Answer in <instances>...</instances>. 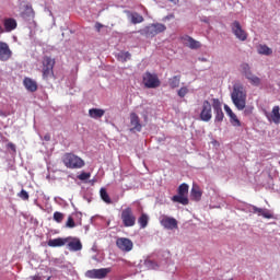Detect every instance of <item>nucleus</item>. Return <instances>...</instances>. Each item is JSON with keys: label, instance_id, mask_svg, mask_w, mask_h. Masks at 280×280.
Masks as SVG:
<instances>
[{"label": "nucleus", "instance_id": "obj_1", "mask_svg": "<svg viewBox=\"0 0 280 280\" xmlns=\"http://www.w3.org/2000/svg\"><path fill=\"white\" fill-rule=\"evenodd\" d=\"M246 97L247 94L244 85L235 83L231 93V100L237 110H244V108H246Z\"/></svg>", "mask_w": 280, "mask_h": 280}, {"label": "nucleus", "instance_id": "obj_2", "mask_svg": "<svg viewBox=\"0 0 280 280\" xmlns=\"http://www.w3.org/2000/svg\"><path fill=\"white\" fill-rule=\"evenodd\" d=\"M54 67H56V59L49 56L43 57L42 60V78L45 82L49 80H56V74L54 73Z\"/></svg>", "mask_w": 280, "mask_h": 280}, {"label": "nucleus", "instance_id": "obj_3", "mask_svg": "<svg viewBox=\"0 0 280 280\" xmlns=\"http://www.w3.org/2000/svg\"><path fill=\"white\" fill-rule=\"evenodd\" d=\"M61 161L68 170H82L86 163L82 158L75 155L74 153H65Z\"/></svg>", "mask_w": 280, "mask_h": 280}, {"label": "nucleus", "instance_id": "obj_4", "mask_svg": "<svg viewBox=\"0 0 280 280\" xmlns=\"http://www.w3.org/2000/svg\"><path fill=\"white\" fill-rule=\"evenodd\" d=\"M165 30H167V26H165V24L153 23L138 32L139 34H141V36H145L147 38H154V36H156L158 34H163Z\"/></svg>", "mask_w": 280, "mask_h": 280}, {"label": "nucleus", "instance_id": "obj_5", "mask_svg": "<svg viewBox=\"0 0 280 280\" xmlns=\"http://www.w3.org/2000/svg\"><path fill=\"white\" fill-rule=\"evenodd\" d=\"M120 219L127 229L132 228L137 224V217L135 215V211H132V208L127 207L122 209L120 213Z\"/></svg>", "mask_w": 280, "mask_h": 280}, {"label": "nucleus", "instance_id": "obj_6", "mask_svg": "<svg viewBox=\"0 0 280 280\" xmlns=\"http://www.w3.org/2000/svg\"><path fill=\"white\" fill-rule=\"evenodd\" d=\"M178 195L172 197L173 202H179V205L187 206L189 205V198L187 195L189 194V185L180 184L177 190Z\"/></svg>", "mask_w": 280, "mask_h": 280}, {"label": "nucleus", "instance_id": "obj_7", "mask_svg": "<svg viewBox=\"0 0 280 280\" xmlns=\"http://www.w3.org/2000/svg\"><path fill=\"white\" fill-rule=\"evenodd\" d=\"M142 82L147 89H159L161 86V81L159 75L145 72L142 77Z\"/></svg>", "mask_w": 280, "mask_h": 280}, {"label": "nucleus", "instance_id": "obj_8", "mask_svg": "<svg viewBox=\"0 0 280 280\" xmlns=\"http://www.w3.org/2000/svg\"><path fill=\"white\" fill-rule=\"evenodd\" d=\"M110 272V268L92 269L85 272L88 279H106Z\"/></svg>", "mask_w": 280, "mask_h": 280}, {"label": "nucleus", "instance_id": "obj_9", "mask_svg": "<svg viewBox=\"0 0 280 280\" xmlns=\"http://www.w3.org/2000/svg\"><path fill=\"white\" fill-rule=\"evenodd\" d=\"M116 246L122 253H130V250H132V248H135V243H132V240H130L128 237H118L116 240Z\"/></svg>", "mask_w": 280, "mask_h": 280}, {"label": "nucleus", "instance_id": "obj_10", "mask_svg": "<svg viewBox=\"0 0 280 280\" xmlns=\"http://www.w3.org/2000/svg\"><path fill=\"white\" fill-rule=\"evenodd\" d=\"M199 117L201 121H211L213 114H212L211 103L209 101L206 100L202 102Z\"/></svg>", "mask_w": 280, "mask_h": 280}, {"label": "nucleus", "instance_id": "obj_11", "mask_svg": "<svg viewBox=\"0 0 280 280\" xmlns=\"http://www.w3.org/2000/svg\"><path fill=\"white\" fill-rule=\"evenodd\" d=\"M231 30H232L234 36L236 38H238V40L244 42L248 38V33H246V31H244V28H242V24H240L238 21H234L231 24Z\"/></svg>", "mask_w": 280, "mask_h": 280}, {"label": "nucleus", "instance_id": "obj_12", "mask_svg": "<svg viewBox=\"0 0 280 280\" xmlns=\"http://www.w3.org/2000/svg\"><path fill=\"white\" fill-rule=\"evenodd\" d=\"M180 40L185 47H188L189 49H200L202 47V44L200 42L194 39V37L189 35H183L180 37Z\"/></svg>", "mask_w": 280, "mask_h": 280}, {"label": "nucleus", "instance_id": "obj_13", "mask_svg": "<svg viewBox=\"0 0 280 280\" xmlns=\"http://www.w3.org/2000/svg\"><path fill=\"white\" fill-rule=\"evenodd\" d=\"M12 58V50L5 42H0V60L1 62H8Z\"/></svg>", "mask_w": 280, "mask_h": 280}, {"label": "nucleus", "instance_id": "obj_14", "mask_svg": "<svg viewBox=\"0 0 280 280\" xmlns=\"http://www.w3.org/2000/svg\"><path fill=\"white\" fill-rule=\"evenodd\" d=\"M212 108L215 113L214 121H223L224 112H222V103H220V100L212 98Z\"/></svg>", "mask_w": 280, "mask_h": 280}, {"label": "nucleus", "instance_id": "obj_15", "mask_svg": "<svg viewBox=\"0 0 280 280\" xmlns=\"http://www.w3.org/2000/svg\"><path fill=\"white\" fill-rule=\"evenodd\" d=\"M130 119V126H131V132H141L143 126L141 125V119L139 118V115L137 113H131L129 116Z\"/></svg>", "mask_w": 280, "mask_h": 280}, {"label": "nucleus", "instance_id": "obj_16", "mask_svg": "<svg viewBox=\"0 0 280 280\" xmlns=\"http://www.w3.org/2000/svg\"><path fill=\"white\" fill-rule=\"evenodd\" d=\"M66 240H67L69 250H72L73 253H78V250L82 249V241H80V238L68 236L66 237Z\"/></svg>", "mask_w": 280, "mask_h": 280}, {"label": "nucleus", "instance_id": "obj_17", "mask_svg": "<svg viewBox=\"0 0 280 280\" xmlns=\"http://www.w3.org/2000/svg\"><path fill=\"white\" fill-rule=\"evenodd\" d=\"M160 223L164 229L173 231V229H178V221L172 217H164Z\"/></svg>", "mask_w": 280, "mask_h": 280}, {"label": "nucleus", "instance_id": "obj_18", "mask_svg": "<svg viewBox=\"0 0 280 280\" xmlns=\"http://www.w3.org/2000/svg\"><path fill=\"white\" fill-rule=\"evenodd\" d=\"M249 211L252 213H257V215H262V218H265L266 220H272V213H270V210L268 209L250 206Z\"/></svg>", "mask_w": 280, "mask_h": 280}, {"label": "nucleus", "instance_id": "obj_19", "mask_svg": "<svg viewBox=\"0 0 280 280\" xmlns=\"http://www.w3.org/2000/svg\"><path fill=\"white\" fill-rule=\"evenodd\" d=\"M23 84L26 91H30V93H36V91H38V83L31 78H24Z\"/></svg>", "mask_w": 280, "mask_h": 280}, {"label": "nucleus", "instance_id": "obj_20", "mask_svg": "<svg viewBox=\"0 0 280 280\" xmlns=\"http://www.w3.org/2000/svg\"><path fill=\"white\" fill-rule=\"evenodd\" d=\"M4 30L5 32H13V30H16L18 23L16 20L13 18H7L3 21Z\"/></svg>", "mask_w": 280, "mask_h": 280}, {"label": "nucleus", "instance_id": "obj_21", "mask_svg": "<svg viewBox=\"0 0 280 280\" xmlns=\"http://www.w3.org/2000/svg\"><path fill=\"white\" fill-rule=\"evenodd\" d=\"M190 198L196 202H200V200L202 199V190H200L199 186H196V185L192 186L190 190Z\"/></svg>", "mask_w": 280, "mask_h": 280}, {"label": "nucleus", "instance_id": "obj_22", "mask_svg": "<svg viewBox=\"0 0 280 280\" xmlns=\"http://www.w3.org/2000/svg\"><path fill=\"white\" fill-rule=\"evenodd\" d=\"M280 107L278 105L273 106L272 110H271V115L268 116V120L269 121H273V124H280Z\"/></svg>", "mask_w": 280, "mask_h": 280}, {"label": "nucleus", "instance_id": "obj_23", "mask_svg": "<svg viewBox=\"0 0 280 280\" xmlns=\"http://www.w3.org/2000/svg\"><path fill=\"white\" fill-rule=\"evenodd\" d=\"M47 244L50 246V248H58L67 244V238L58 237L55 240H49Z\"/></svg>", "mask_w": 280, "mask_h": 280}, {"label": "nucleus", "instance_id": "obj_24", "mask_svg": "<svg viewBox=\"0 0 280 280\" xmlns=\"http://www.w3.org/2000/svg\"><path fill=\"white\" fill-rule=\"evenodd\" d=\"M104 113H106L104 109L100 108H91L89 109V115L92 117V119H101V117H104Z\"/></svg>", "mask_w": 280, "mask_h": 280}, {"label": "nucleus", "instance_id": "obj_25", "mask_svg": "<svg viewBox=\"0 0 280 280\" xmlns=\"http://www.w3.org/2000/svg\"><path fill=\"white\" fill-rule=\"evenodd\" d=\"M246 80H248V82H250V84L253 86H260L261 85V79L255 74H248L246 77Z\"/></svg>", "mask_w": 280, "mask_h": 280}, {"label": "nucleus", "instance_id": "obj_26", "mask_svg": "<svg viewBox=\"0 0 280 280\" xmlns=\"http://www.w3.org/2000/svg\"><path fill=\"white\" fill-rule=\"evenodd\" d=\"M148 222H150V218L145 213H142L138 218V224L140 225V229H145L148 226Z\"/></svg>", "mask_w": 280, "mask_h": 280}, {"label": "nucleus", "instance_id": "obj_27", "mask_svg": "<svg viewBox=\"0 0 280 280\" xmlns=\"http://www.w3.org/2000/svg\"><path fill=\"white\" fill-rule=\"evenodd\" d=\"M258 54H260L261 56H272V49L266 45H259Z\"/></svg>", "mask_w": 280, "mask_h": 280}, {"label": "nucleus", "instance_id": "obj_28", "mask_svg": "<svg viewBox=\"0 0 280 280\" xmlns=\"http://www.w3.org/2000/svg\"><path fill=\"white\" fill-rule=\"evenodd\" d=\"M171 89H178L180 86V75H174L168 80Z\"/></svg>", "mask_w": 280, "mask_h": 280}, {"label": "nucleus", "instance_id": "obj_29", "mask_svg": "<svg viewBox=\"0 0 280 280\" xmlns=\"http://www.w3.org/2000/svg\"><path fill=\"white\" fill-rule=\"evenodd\" d=\"M130 58H132V55L129 51H121L117 56V59L120 60V62H128Z\"/></svg>", "mask_w": 280, "mask_h": 280}, {"label": "nucleus", "instance_id": "obj_30", "mask_svg": "<svg viewBox=\"0 0 280 280\" xmlns=\"http://www.w3.org/2000/svg\"><path fill=\"white\" fill-rule=\"evenodd\" d=\"M100 194L102 200L105 201L106 205H113V200L110 199V196H108V192L105 190V188H101Z\"/></svg>", "mask_w": 280, "mask_h": 280}, {"label": "nucleus", "instance_id": "obj_31", "mask_svg": "<svg viewBox=\"0 0 280 280\" xmlns=\"http://www.w3.org/2000/svg\"><path fill=\"white\" fill-rule=\"evenodd\" d=\"M131 23H133V25L143 23V15H141L139 13H132L131 14Z\"/></svg>", "mask_w": 280, "mask_h": 280}, {"label": "nucleus", "instance_id": "obj_32", "mask_svg": "<svg viewBox=\"0 0 280 280\" xmlns=\"http://www.w3.org/2000/svg\"><path fill=\"white\" fill-rule=\"evenodd\" d=\"M230 124H232V126L235 128H240L242 126V121H240V118H237V115L235 114L230 116Z\"/></svg>", "mask_w": 280, "mask_h": 280}, {"label": "nucleus", "instance_id": "obj_33", "mask_svg": "<svg viewBox=\"0 0 280 280\" xmlns=\"http://www.w3.org/2000/svg\"><path fill=\"white\" fill-rule=\"evenodd\" d=\"M241 71L245 75V78H248V75L253 73V71H250V66L248 63H242Z\"/></svg>", "mask_w": 280, "mask_h": 280}, {"label": "nucleus", "instance_id": "obj_34", "mask_svg": "<svg viewBox=\"0 0 280 280\" xmlns=\"http://www.w3.org/2000/svg\"><path fill=\"white\" fill-rule=\"evenodd\" d=\"M54 220H55V222H58L60 224V222H62V220H65V214H62L61 212L56 211L54 213Z\"/></svg>", "mask_w": 280, "mask_h": 280}, {"label": "nucleus", "instance_id": "obj_35", "mask_svg": "<svg viewBox=\"0 0 280 280\" xmlns=\"http://www.w3.org/2000/svg\"><path fill=\"white\" fill-rule=\"evenodd\" d=\"M67 229H75V221L73 220V217H68V220L66 222Z\"/></svg>", "mask_w": 280, "mask_h": 280}, {"label": "nucleus", "instance_id": "obj_36", "mask_svg": "<svg viewBox=\"0 0 280 280\" xmlns=\"http://www.w3.org/2000/svg\"><path fill=\"white\" fill-rule=\"evenodd\" d=\"M187 93H189V89L187 86H183L178 90L177 95L179 97H185V95H187Z\"/></svg>", "mask_w": 280, "mask_h": 280}, {"label": "nucleus", "instance_id": "obj_37", "mask_svg": "<svg viewBox=\"0 0 280 280\" xmlns=\"http://www.w3.org/2000/svg\"><path fill=\"white\" fill-rule=\"evenodd\" d=\"M18 196H19V198H21V200H30V194H27L25 189H22L18 194Z\"/></svg>", "mask_w": 280, "mask_h": 280}, {"label": "nucleus", "instance_id": "obj_38", "mask_svg": "<svg viewBox=\"0 0 280 280\" xmlns=\"http://www.w3.org/2000/svg\"><path fill=\"white\" fill-rule=\"evenodd\" d=\"M79 180H89L91 178V173L82 172L78 175Z\"/></svg>", "mask_w": 280, "mask_h": 280}, {"label": "nucleus", "instance_id": "obj_39", "mask_svg": "<svg viewBox=\"0 0 280 280\" xmlns=\"http://www.w3.org/2000/svg\"><path fill=\"white\" fill-rule=\"evenodd\" d=\"M224 110L229 117H231L232 115L235 114V113H233V109H231V107H229V105H224Z\"/></svg>", "mask_w": 280, "mask_h": 280}, {"label": "nucleus", "instance_id": "obj_40", "mask_svg": "<svg viewBox=\"0 0 280 280\" xmlns=\"http://www.w3.org/2000/svg\"><path fill=\"white\" fill-rule=\"evenodd\" d=\"M244 115L248 117V115H253V107H246L244 108Z\"/></svg>", "mask_w": 280, "mask_h": 280}, {"label": "nucleus", "instance_id": "obj_41", "mask_svg": "<svg viewBox=\"0 0 280 280\" xmlns=\"http://www.w3.org/2000/svg\"><path fill=\"white\" fill-rule=\"evenodd\" d=\"M7 148H9V150H12V152H16V145L12 142H9L7 144Z\"/></svg>", "mask_w": 280, "mask_h": 280}, {"label": "nucleus", "instance_id": "obj_42", "mask_svg": "<svg viewBox=\"0 0 280 280\" xmlns=\"http://www.w3.org/2000/svg\"><path fill=\"white\" fill-rule=\"evenodd\" d=\"M102 27H104V25H103L102 23L97 22V23L95 24V30H96V32H101Z\"/></svg>", "mask_w": 280, "mask_h": 280}, {"label": "nucleus", "instance_id": "obj_43", "mask_svg": "<svg viewBox=\"0 0 280 280\" xmlns=\"http://www.w3.org/2000/svg\"><path fill=\"white\" fill-rule=\"evenodd\" d=\"M31 280H43V277L40 275H35L30 278Z\"/></svg>", "mask_w": 280, "mask_h": 280}, {"label": "nucleus", "instance_id": "obj_44", "mask_svg": "<svg viewBox=\"0 0 280 280\" xmlns=\"http://www.w3.org/2000/svg\"><path fill=\"white\" fill-rule=\"evenodd\" d=\"M174 18H175L174 13H171V14L166 15V16L164 18V20H165V21H170V20H172V19H174Z\"/></svg>", "mask_w": 280, "mask_h": 280}, {"label": "nucleus", "instance_id": "obj_45", "mask_svg": "<svg viewBox=\"0 0 280 280\" xmlns=\"http://www.w3.org/2000/svg\"><path fill=\"white\" fill-rule=\"evenodd\" d=\"M45 141H51V136L49 133H47L46 136H44Z\"/></svg>", "mask_w": 280, "mask_h": 280}, {"label": "nucleus", "instance_id": "obj_46", "mask_svg": "<svg viewBox=\"0 0 280 280\" xmlns=\"http://www.w3.org/2000/svg\"><path fill=\"white\" fill-rule=\"evenodd\" d=\"M168 1H171V3H174V5H176V4H178L179 0H168Z\"/></svg>", "mask_w": 280, "mask_h": 280}, {"label": "nucleus", "instance_id": "obj_47", "mask_svg": "<svg viewBox=\"0 0 280 280\" xmlns=\"http://www.w3.org/2000/svg\"><path fill=\"white\" fill-rule=\"evenodd\" d=\"M28 11L31 12L32 16H34V10L33 9H28Z\"/></svg>", "mask_w": 280, "mask_h": 280}, {"label": "nucleus", "instance_id": "obj_48", "mask_svg": "<svg viewBox=\"0 0 280 280\" xmlns=\"http://www.w3.org/2000/svg\"><path fill=\"white\" fill-rule=\"evenodd\" d=\"M0 34H3V28L2 27H0Z\"/></svg>", "mask_w": 280, "mask_h": 280}, {"label": "nucleus", "instance_id": "obj_49", "mask_svg": "<svg viewBox=\"0 0 280 280\" xmlns=\"http://www.w3.org/2000/svg\"><path fill=\"white\" fill-rule=\"evenodd\" d=\"M47 280H51V277H48Z\"/></svg>", "mask_w": 280, "mask_h": 280}, {"label": "nucleus", "instance_id": "obj_50", "mask_svg": "<svg viewBox=\"0 0 280 280\" xmlns=\"http://www.w3.org/2000/svg\"><path fill=\"white\" fill-rule=\"evenodd\" d=\"M0 115H3V112H0Z\"/></svg>", "mask_w": 280, "mask_h": 280}, {"label": "nucleus", "instance_id": "obj_51", "mask_svg": "<svg viewBox=\"0 0 280 280\" xmlns=\"http://www.w3.org/2000/svg\"><path fill=\"white\" fill-rule=\"evenodd\" d=\"M279 165H280V161H279Z\"/></svg>", "mask_w": 280, "mask_h": 280}]
</instances>
